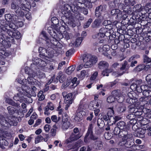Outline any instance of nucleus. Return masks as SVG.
<instances>
[{
	"label": "nucleus",
	"instance_id": "f257e3e1",
	"mask_svg": "<svg viewBox=\"0 0 151 151\" xmlns=\"http://www.w3.org/2000/svg\"><path fill=\"white\" fill-rule=\"evenodd\" d=\"M5 19L7 22L5 24H2L3 21L1 22V26L0 29V38L4 39L5 37L6 32L5 29H15L17 28L21 27L23 25V23L22 21L18 20V17L16 15L7 14L5 15Z\"/></svg>",
	"mask_w": 151,
	"mask_h": 151
},
{
	"label": "nucleus",
	"instance_id": "f03ea898",
	"mask_svg": "<svg viewBox=\"0 0 151 151\" xmlns=\"http://www.w3.org/2000/svg\"><path fill=\"white\" fill-rule=\"evenodd\" d=\"M17 81L22 85V88L18 87L17 88L19 93H17V95L14 96L13 98L14 100L22 103L25 101V98L24 97V96L28 97L30 96L29 93L26 91V88H28V86H26L27 84V81L26 79H24L22 81L19 79H17Z\"/></svg>",
	"mask_w": 151,
	"mask_h": 151
},
{
	"label": "nucleus",
	"instance_id": "7ed1b4c3",
	"mask_svg": "<svg viewBox=\"0 0 151 151\" xmlns=\"http://www.w3.org/2000/svg\"><path fill=\"white\" fill-rule=\"evenodd\" d=\"M5 29V31L6 32L5 34V37L4 38L2 39L1 42L4 44H6L7 45L10 44L11 45V42H13L14 41V38L19 39L21 37V35L19 32L16 31L15 29H11L9 28V29ZM10 46L9 47H10Z\"/></svg>",
	"mask_w": 151,
	"mask_h": 151
},
{
	"label": "nucleus",
	"instance_id": "20e7f679",
	"mask_svg": "<svg viewBox=\"0 0 151 151\" xmlns=\"http://www.w3.org/2000/svg\"><path fill=\"white\" fill-rule=\"evenodd\" d=\"M25 71L26 74H28L29 76L27 78V84L26 86H27L28 88H26V91L27 89H29L30 87V86H36L37 82L36 80L33 78L36 76V73L34 72L32 70L29 68L28 67H26L25 68Z\"/></svg>",
	"mask_w": 151,
	"mask_h": 151
},
{
	"label": "nucleus",
	"instance_id": "39448f33",
	"mask_svg": "<svg viewBox=\"0 0 151 151\" xmlns=\"http://www.w3.org/2000/svg\"><path fill=\"white\" fill-rule=\"evenodd\" d=\"M83 60L85 64L84 67L85 68H88L91 67L93 65L96 63L97 61V58L95 56L87 55H84Z\"/></svg>",
	"mask_w": 151,
	"mask_h": 151
},
{
	"label": "nucleus",
	"instance_id": "423d86ee",
	"mask_svg": "<svg viewBox=\"0 0 151 151\" xmlns=\"http://www.w3.org/2000/svg\"><path fill=\"white\" fill-rule=\"evenodd\" d=\"M11 8L14 10L16 14L19 16L23 17L24 15V12L27 8L23 4L20 5L16 3L12 2L11 5Z\"/></svg>",
	"mask_w": 151,
	"mask_h": 151
},
{
	"label": "nucleus",
	"instance_id": "0eeeda50",
	"mask_svg": "<svg viewBox=\"0 0 151 151\" xmlns=\"http://www.w3.org/2000/svg\"><path fill=\"white\" fill-rule=\"evenodd\" d=\"M113 134L117 135L120 138H122V140L130 138L132 134L129 133L127 129H120L118 127H115L113 132Z\"/></svg>",
	"mask_w": 151,
	"mask_h": 151
},
{
	"label": "nucleus",
	"instance_id": "6e6552de",
	"mask_svg": "<svg viewBox=\"0 0 151 151\" xmlns=\"http://www.w3.org/2000/svg\"><path fill=\"white\" fill-rule=\"evenodd\" d=\"M38 51L40 53V57L43 58H45L47 60L53 56L54 52L52 49L50 48L47 50L42 47H40L38 49Z\"/></svg>",
	"mask_w": 151,
	"mask_h": 151
},
{
	"label": "nucleus",
	"instance_id": "1a4fd4ad",
	"mask_svg": "<svg viewBox=\"0 0 151 151\" xmlns=\"http://www.w3.org/2000/svg\"><path fill=\"white\" fill-rule=\"evenodd\" d=\"M108 118H109L110 125L115 124L116 122L121 119V117L119 116H114V112L113 110L109 111L108 112Z\"/></svg>",
	"mask_w": 151,
	"mask_h": 151
},
{
	"label": "nucleus",
	"instance_id": "9d476101",
	"mask_svg": "<svg viewBox=\"0 0 151 151\" xmlns=\"http://www.w3.org/2000/svg\"><path fill=\"white\" fill-rule=\"evenodd\" d=\"M134 139L132 138V134L131 135V137L130 138L128 139H124L122 140L119 143V145L120 146L124 145L125 147H130L134 144Z\"/></svg>",
	"mask_w": 151,
	"mask_h": 151
},
{
	"label": "nucleus",
	"instance_id": "9b49d317",
	"mask_svg": "<svg viewBox=\"0 0 151 151\" xmlns=\"http://www.w3.org/2000/svg\"><path fill=\"white\" fill-rule=\"evenodd\" d=\"M63 98L65 99V103L71 104L73 101V95L71 93H67L66 92H63L62 93Z\"/></svg>",
	"mask_w": 151,
	"mask_h": 151
},
{
	"label": "nucleus",
	"instance_id": "f8f14e48",
	"mask_svg": "<svg viewBox=\"0 0 151 151\" xmlns=\"http://www.w3.org/2000/svg\"><path fill=\"white\" fill-rule=\"evenodd\" d=\"M71 7L72 6H70L68 4L65 5L62 13L64 15V17H65L66 18L68 19L70 18L71 16L70 10L72 9Z\"/></svg>",
	"mask_w": 151,
	"mask_h": 151
},
{
	"label": "nucleus",
	"instance_id": "ddd939ff",
	"mask_svg": "<svg viewBox=\"0 0 151 151\" xmlns=\"http://www.w3.org/2000/svg\"><path fill=\"white\" fill-rule=\"evenodd\" d=\"M79 109H80V111L78 112L76 114V115L73 118V120L76 123H77L80 121L81 119L83 116L82 115V113H84V111H82L83 108L82 107V106L80 104L79 106Z\"/></svg>",
	"mask_w": 151,
	"mask_h": 151
},
{
	"label": "nucleus",
	"instance_id": "4468645a",
	"mask_svg": "<svg viewBox=\"0 0 151 151\" xmlns=\"http://www.w3.org/2000/svg\"><path fill=\"white\" fill-rule=\"evenodd\" d=\"M70 122L68 121L67 118H65L63 116L62 118V123L61 128L63 130H67L70 127Z\"/></svg>",
	"mask_w": 151,
	"mask_h": 151
},
{
	"label": "nucleus",
	"instance_id": "2eb2a0df",
	"mask_svg": "<svg viewBox=\"0 0 151 151\" xmlns=\"http://www.w3.org/2000/svg\"><path fill=\"white\" fill-rule=\"evenodd\" d=\"M127 95L128 97L126 99L127 102L131 105L134 104L135 105H137L136 103L138 101V99L135 97H133L131 93H128Z\"/></svg>",
	"mask_w": 151,
	"mask_h": 151
},
{
	"label": "nucleus",
	"instance_id": "dca6fc26",
	"mask_svg": "<svg viewBox=\"0 0 151 151\" xmlns=\"http://www.w3.org/2000/svg\"><path fill=\"white\" fill-rule=\"evenodd\" d=\"M93 132L86 133L84 138V142L86 143H88L90 141V139L95 140L97 139L98 137L94 136Z\"/></svg>",
	"mask_w": 151,
	"mask_h": 151
},
{
	"label": "nucleus",
	"instance_id": "f3484780",
	"mask_svg": "<svg viewBox=\"0 0 151 151\" xmlns=\"http://www.w3.org/2000/svg\"><path fill=\"white\" fill-rule=\"evenodd\" d=\"M81 136V135L80 133L77 134L72 133L69 138L66 140L65 142L67 144L69 143L72 141H74L78 139Z\"/></svg>",
	"mask_w": 151,
	"mask_h": 151
},
{
	"label": "nucleus",
	"instance_id": "a211bd4d",
	"mask_svg": "<svg viewBox=\"0 0 151 151\" xmlns=\"http://www.w3.org/2000/svg\"><path fill=\"white\" fill-rule=\"evenodd\" d=\"M149 101V99L147 97L143 96L141 97L139 99V101H137L136 103L137 106H139L140 107L147 104Z\"/></svg>",
	"mask_w": 151,
	"mask_h": 151
},
{
	"label": "nucleus",
	"instance_id": "6ab92c4d",
	"mask_svg": "<svg viewBox=\"0 0 151 151\" xmlns=\"http://www.w3.org/2000/svg\"><path fill=\"white\" fill-rule=\"evenodd\" d=\"M34 65H36L41 67H44L47 65V63L46 61L41 60L40 58H37L33 63L31 64V67H32Z\"/></svg>",
	"mask_w": 151,
	"mask_h": 151
},
{
	"label": "nucleus",
	"instance_id": "aec40b11",
	"mask_svg": "<svg viewBox=\"0 0 151 151\" xmlns=\"http://www.w3.org/2000/svg\"><path fill=\"white\" fill-rule=\"evenodd\" d=\"M132 13V12L131 10V8L129 7L128 9L127 8V10H124L122 13V18L123 20H126L127 21V20L128 19V14Z\"/></svg>",
	"mask_w": 151,
	"mask_h": 151
},
{
	"label": "nucleus",
	"instance_id": "412c9836",
	"mask_svg": "<svg viewBox=\"0 0 151 151\" xmlns=\"http://www.w3.org/2000/svg\"><path fill=\"white\" fill-rule=\"evenodd\" d=\"M151 4V3H147L146 5L145 8L142 7L139 11V13H140L141 14L144 15L147 12L148 13H150L151 12V9L147 7L148 6L150 5Z\"/></svg>",
	"mask_w": 151,
	"mask_h": 151
},
{
	"label": "nucleus",
	"instance_id": "4be33fe9",
	"mask_svg": "<svg viewBox=\"0 0 151 151\" xmlns=\"http://www.w3.org/2000/svg\"><path fill=\"white\" fill-rule=\"evenodd\" d=\"M104 11V9L103 8V6H100L96 8L95 12V16L97 17H99L103 14Z\"/></svg>",
	"mask_w": 151,
	"mask_h": 151
},
{
	"label": "nucleus",
	"instance_id": "5701e85b",
	"mask_svg": "<svg viewBox=\"0 0 151 151\" xmlns=\"http://www.w3.org/2000/svg\"><path fill=\"white\" fill-rule=\"evenodd\" d=\"M111 94L113 96L116 98H117V99H116V100L118 102H122L123 101V97H121L122 99V100L121 101L119 100L120 99H118L120 97V96L121 95V93L119 90H114L112 92Z\"/></svg>",
	"mask_w": 151,
	"mask_h": 151
},
{
	"label": "nucleus",
	"instance_id": "b1692460",
	"mask_svg": "<svg viewBox=\"0 0 151 151\" xmlns=\"http://www.w3.org/2000/svg\"><path fill=\"white\" fill-rule=\"evenodd\" d=\"M8 45H7L6 44H4L2 42H0V58L1 57L2 55L5 54V48L9 47L10 46V44Z\"/></svg>",
	"mask_w": 151,
	"mask_h": 151
},
{
	"label": "nucleus",
	"instance_id": "393cba45",
	"mask_svg": "<svg viewBox=\"0 0 151 151\" xmlns=\"http://www.w3.org/2000/svg\"><path fill=\"white\" fill-rule=\"evenodd\" d=\"M109 66L108 63L105 61H101L98 64V68L101 69L107 68Z\"/></svg>",
	"mask_w": 151,
	"mask_h": 151
},
{
	"label": "nucleus",
	"instance_id": "a878e982",
	"mask_svg": "<svg viewBox=\"0 0 151 151\" xmlns=\"http://www.w3.org/2000/svg\"><path fill=\"white\" fill-rule=\"evenodd\" d=\"M83 39L82 37H79L77 38L76 41V42H72L69 45L70 47H73L75 46L76 47L78 46L81 43Z\"/></svg>",
	"mask_w": 151,
	"mask_h": 151
},
{
	"label": "nucleus",
	"instance_id": "bb28decb",
	"mask_svg": "<svg viewBox=\"0 0 151 151\" xmlns=\"http://www.w3.org/2000/svg\"><path fill=\"white\" fill-rule=\"evenodd\" d=\"M59 34L60 36H61V37L59 38L60 39L63 37L67 40H69L71 39L73 36V35L71 33H69L66 31H64L63 34L60 33Z\"/></svg>",
	"mask_w": 151,
	"mask_h": 151
},
{
	"label": "nucleus",
	"instance_id": "cd10ccee",
	"mask_svg": "<svg viewBox=\"0 0 151 151\" xmlns=\"http://www.w3.org/2000/svg\"><path fill=\"white\" fill-rule=\"evenodd\" d=\"M138 107L140 108V106H139L135 105L134 104L129 105L128 107L129 112L130 113H134L136 109H137Z\"/></svg>",
	"mask_w": 151,
	"mask_h": 151
},
{
	"label": "nucleus",
	"instance_id": "c85d7f7f",
	"mask_svg": "<svg viewBox=\"0 0 151 151\" xmlns=\"http://www.w3.org/2000/svg\"><path fill=\"white\" fill-rule=\"evenodd\" d=\"M75 4H76L73 3V4L72 6V9H71L72 11L75 14L80 12L81 7L79 6H76Z\"/></svg>",
	"mask_w": 151,
	"mask_h": 151
},
{
	"label": "nucleus",
	"instance_id": "c756f323",
	"mask_svg": "<svg viewBox=\"0 0 151 151\" xmlns=\"http://www.w3.org/2000/svg\"><path fill=\"white\" fill-rule=\"evenodd\" d=\"M117 127H118L120 129H126V123L123 121H120L118 122L117 124Z\"/></svg>",
	"mask_w": 151,
	"mask_h": 151
},
{
	"label": "nucleus",
	"instance_id": "7c9ffc66",
	"mask_svg": "<svg viewBox=\"0 0 151 151\" xmlns=\"http://www.w3.org/2000/svg\"><path fill=\"white\" fill-rule=\"evenodd\" d=\"M89 75L90 74L88 73V70H83L81 71L79 77L82 79H83L85 78V76L86 77H88Z\"/></svg>",
	"mask_w": 151,
	"mask_h": 151
},
{
	"label": "nucleus",
	"instance_id": "2f4dec72",
	"mask_svg": "<svg viewBox=\"0 0 151 151\" xmlns=\"http://www.w3.org/2000/svg\"><path fill=\"white\" fill-rule=\"evenodd\" d=\"M56 44L55 43H53L54 45V50L56 52L59 51H60V50L62 48V45L58 41H56Z\"/></svg>",
	"mask_w": 151,
	"mask_h": 151
},
{
	"label": "nucleus",
	"instance_id": "473e14b6",
	"mask_svg": "<svg viewBox=\"0 0 151 151\" xmlns=\"http://www.w3.org/2000/svg\"><path fill=\"white\" fill-rule=\"evenodd\" d=\"M145 131L144 128L140 129L138 131V136L140 138H143L145 136Z\"/></svg>",
	"mask_w": 151,
	"mask_h": 151
},
{
	"label": "nucleus",
	"instance_id": "72a5a7b5",
	"mask_svg": "<svg viewBox=\"0 0 151 151\" xmlns=\"http://www.w3.org/2000/svg\"><path fill=\"white\" fill-rule=\"evenodd\" d=\"M65 76L64 75H62L61 73H59L58 76L56 77L57 80H59L60 83H63L65 79Z\"/></svg>",
	"mask_w": 151,
	"mask_h": 151
},
{
	"label": "nucleus",
	"instance_id": "f704fd0d",
	"mask_svg": "<svg viewBox=\"0 0 151 151\" xmlns=\"http://www.w3.org/2000/svg\"><path fill=\"white\" fill-rule=\"evenodd\" d=\"M101 22V20L100 19H96L92 24V27L94 28L99 27Z\"/></svg>",
	"mask_w": 151,
	"mask_h": 151
},
{
	"label": "nucleus",
	"instance_id": "c9c22d12",
	"mask_svg": "<svg viewBox=\"0 0 151 151\" xmlns=\"http://www.w3.org/2000/svg\"><path fill=\"white\" fill-rule=\"evenodd\" d=\"M75 69V65H72L69 67L66 70V73L68 75H70L74 71Z\"/></svg>",
	"mask_w": 151,
	"mask_h": 151
},
{
	"label": "nucleus",
	"instance_id": "e433bc0d",
	"mask_svg": "<svg viewBox=\"0 0 151 151\" xmlns=\"http://www.w3.org/2000/svg\"><path fill=\"white\" fill-rule=\"evenodd\" d=\"M97 124L99 128H102L104 127V123L102 118L99 119H98Z\"/></svg>",
	"mask_w": 151,
	"mask_h": 151
},
{
	"label": "nucleus",
	"instance_id": "4c0bfd02",
	"mask_svg": "<svg viewBox=\"0 0 151 151\" xmlns=\"http://www.w3.org/2000/svg\"><path fill=\"white\" fill-rule=\"evenodd\" d=\"M101 101V100H97L96 101H91V104L92 105V106L93 107H94L95 106H95L96 107H99Z\"/></svg>",
	"mask_w": 151,
	"mask_h": 151
},
{
	"label": "nucleus",
	"instance_id": "58836bf2",
	"mask_svg": "<svg viewBox=\"0 0 151 151\" xmlns=\"http://www.w3.org/2000/svg\"><path fill=\"white\" fill-rule=\"evenodd\" d=\"M148 88V86L146 85H142L140 87L139 86V89H137V92L141 93L143 91H145L147 90Z\"/></svg>",
	"mask_w": 151,
	"mask_h": 151
},
{
	"label": "nucleus",
	"instance_id": "ea45409f",
	"mask_svg": "<svg viewBox=\"0 0 151 151\" xmlns=\"http://www.w3.org/2000/svg\"><path fill=\"white\" fill-rule=\"evenodd\" d=\"M129 66L127 65V61H124L123 64H122V67L120 68V70H125L128 69Z\"/></svg>",
	"mask_w": 151,
	"mask_h": 151
},
{
	"label": "nucleus",
	"instance_id": "a19ab883",
	"mask_svg": "<svg viewBox=\"0 0 151 151\" xmlns=\"http://www.w3.org/2000/svg\"><path fill=\"white\" fill-rule=\"evenodd\" d=\"M95 145L96 146V149L98 150L101 149L103 146L102 142L100 141H96L95 143Z\"/></svg>",
	"mask_w": 151,
	"mask_h": 151
},
{
	"label": "nucleus",
	"instance_id": "79ce46f5",
	"mask_svg": "<svg viewBox=\"0 0 151 151\" xmlns=\"http://www.w3.org/2000/svg\"><path fill=\"white\" fill-rule=\"evenodd\" d=\"M127 118L130 120V123H132L133 122H132V121H134V119L135 118V116L134 114L130 113L129 114L127 117Z\"/></svg>",
	"mask_w": 151,
	"mask_h": 151
},
{
	"label": "nucleus",
	"instance_id": "37998d69",
	"mask_svg": "<svg viewBox=\"0 0 151 151\" xmlns=\"http://www.w3.org/2000/svg\"><path fill=\"white\" fill-rule=\"evenodd\" d=\"M116 99H117V98H116L113 96H111L108 97L107 99V101L109 103H111L114 102Z\"/></svg>",
	"mask_w": 151,
	"mask_h": 151
},
{
	"label": "nucleus",
	"instance_id": "c03bdc74",
	"mask_svg": "<svg viewBox=\"0 0 151 151\" xmlns=\"http://www.w3.org/2000/svg\"><path fill=\"white\" fill-rule=\"evenodd\" d=\"M143 94L145 97H149L151 96V91L147 90L143 91Z\"/></svg>",
	"mask_w": 151,
	"mask_h": 151
},
{
	"label": "nucleus",
	"instance_id": "a18cd8bd",
	"mask_svg": "<svg viewBox=\"0 0 151 151\" xmlns=\"http://www.w3.org/2000/svg\"><path fill=\"white\" fill-rule=\"evenodd\" d=\"M142 7L141 4H137L133 7L134 11L138 12L139 13V11Z\"/></svg>",
	"mask_w": 151,
	"mask_h": 151
},
{
	"label": "nucleus",
	"instance_id": "49530a36",
	"mask_svg": "<svg viewBox=\"0 0 151 151\" xmlns=\"http://www.w3.org/2000/svg\"><path fill=\"white\" fill-rule=\"evenodd\" d=\"M7 109L9 113L11 114H13L15 113L16 110L13 107L10 106L7 107Z\"/></svg>",
	"mask_w": 151,
	"mask_h": 151
},
{
	"label": "nucleus",
	"instance_id": "de8ad7c7",
	"mask_svg": "<svg viewBox=\"0 0 151 151\" xmlns=\"http://www.w3.org/2000/svg\"><path fill=\"white\" fill-rule=\"evenodd\" d=\"M43 139V137L42 136L40 135L37 136L35 138V143L37 144L41 142V141Z\"/></svg>",
	"mask_w": 151,
	"mask_h": 151
},
{
	"label": "nucleus",
	"instance_id": "09e8293b",
	"mask_svg": "<svg viewBox=\"0 0 151 151\" xmlns=\"http://www.w3.org/2000/svg\"><path fill=\"white\" fill-rule=\"evenodd\" d=\"M145 67V65H140L137 66L135 68V70L137 71H140L143 70Z\"/></svg>",
	"mask_w": 151,
	"mask_h": 151
},
{
	"label": "nucleus",
	"instance_id": "8fccbe9b",
	"mask_svg": "<svg viewBox=\"0 0 151 151\" xmlns=\"http://www.w3.org/2000/svg\"><path fill=\"white\" fill-rule=\"evenodd\" d=\"M146 80L149 86L151 87V74L147 75L146 77Z\"/></svg>",
	"mask_w": 151,
	"mask_h": 151
},
{
	"label": "nucleus",
	"instance_id": "3c124183",
	"mask_svg": "<svg viewBox=\"0 0 151 151\" xmlns=\"http://www.w3.org/2000/svg\"><path fill=\"white\" fill-rule=\"evenodd\" d=\"M47 107L48 109L51 110H53L54 108L53 105L51 102H48L47 105L46 106L45 108H47Z\"/></svg>",
	"mask_w": 151,
	"mask_h": 151
},
{
	"label": "nucleus",
	"instance_id": "603ef678",
	"mask_svg": "<svg viewBox=\"0 0 151 151\" xmlns=\"http://www.w3.org/2000/svg\"><path fill=\"white\" fill-rule=\"evenodd\" d=\"M77 78L76 77H74L72 80L71 83L73 84L72 85V86L74 87H76L78 84L79 83L78 81H77Z\"/></svg>",
	"mask_w": 151,
	"mask_h": 151
},
{
	"label": "nucleus",
	"instance_id": "864d4df0",
	"mask_svg": "<svg viewBox=\"0 0 151 151\" xmlns=\"http://www.w3.org/2000/svg\"><path fill=\"white\" fill-rule=\"evenodd\" d=\"M139 86H138L137 83H133L130 86V88L132 90H136L137 91V89H139Z\"/></svg>",
	"mask_w": 151,
	"mask_h": 151
},
{
	"label": "nucleus",
	"instance_id": "5fc2aeb1",
	"mask_svg": "<svg viewBox=\"0 0 151 151\" xmlns=\"http://www.w3.org/2000/svg\"><path fill=\"white\" fill-rule=\"evenodd\" d=\"M42 91H40L38 94V96L39 97V101H42L45 98V96L42 93Z\"/></svg>",
	"mask_w": 151,
	"mask_h": 151
},
{
	"label": "nucleus",
	"instance_id": "6e6d98bb",
	"mask_svg": "<svg viewBox=\"0 0 151 151\" xmlns=\"http://www.w3.org/2000/svg\"><path fill=\"white\" fill-rule=\"evenodd\" d=\"M135 116H139L142 114V110L141 109H138V108L136 109V111L134 113Z\"/></svg>",
	"mask_w": 151,
	"mask_h": 151
},
{
	"label": "nucleus",
	"instance_id": "4d7b16f0",
	"mask_svg": "<svg viewBox=\"0 0 151 151\" xmlns=\"http://www.w3.org/2000/svg\"><path fill=\"white\" fill-rule=\"evenodd\" d=\"M114 26L111 23L110 24H109L105 27V28L107 30L109 31V33H111V29L113 28Z\"/></svg>",
	"mask_w": 151,
	"mask_h": 151
},
{
	"label": "nucleus",
	"instance_id": "13d9d810",
	"mask_svg": "<svg viewBox=\"0 0 151 151\" xmlns=\"http://www.w3.org/2000/svg\"><path fill=\"white\" fill-rule=\"evenodd\" d=\"M122 12L119 10V12H118L116 15L115 16L116 17L115 18L117 19H121L122 16Z\"/></svg>",
	"mask_w": 151,
	"mask_h": 151
},
{
	"label": "nucleus",
	"instance_id": "bf43d9fd",
	"mask_svg": "<svg viewBox=\"0 0 151 151\" xmlns=\"http://www.w3.org/2000/svg\"><path fill=\"white\" fill-rule=\"evenodd\" d=\"M111 71L110 70L107 69V68L105 69V70L103 71L102 74L103 76H109V73Z\"/></svg>",
	"mask_w": 151,
	"mask_h": 151
},
{
	"label": "nucleus",
	"instance_id": "052dcab7",
	"mask_svg": "<svg viewBox=\"0 0 151 151\" xmlns=\"http://www.w3.org/2000/svg\"><path fill=\"white\" fill-rule=\"evenodd\" d=\"M48 32L53 37H55V35H53V34H52V32H53L54 34L56 35V36H57V35L58 34H56L55 32L53 30L52 28L51 27H49L48 28Z\"/></svg>",
	"mask_w": 151,
	"mask_h": 151
},
{
	"label": "nucleus",
	"instance_id": "680f3d73",
	"mask_svg": "<svg viewBox=\"0 0 151 151\" xmlns=\"http://www.w3.org/2000/svg\"><path fill=\"white\" fill-rule=\"evenodd\" d=\"M92 19H89L88 21L84 24V27L85 28L88 27L92 22Z\"/></svg>",
	"mask_w": 151,
	"mask_h": 151
},
{
	"label": "nucleus",
	"instance_id": "e2e57ef3",
	"mask_svg": "<svg viewBox=\"0 0 151 151\" xmlns=\"http://www.w3.org/2000/svg\"><path fill=\"white\" fill-rule=\"evenodd\" d=\"M93 124L92 123L90 124L88 127V131L86 133L93 132Z\"/></svg>",
	"mask_w": 151,
	"mask_h": 151
},
{
	"label": "nucleus",
	"instance_id": "0e129e2a",
	"mask_svg": "<svg viewBox=\"0 0 151 151\" xmlns=\"http://www.w3.org/2000/svg\"><path fill=\"white\" fill-rule=\"evenodd\" d=\"M52 22L54 24H57L58 23V20L56 17H53L51 18Z\"/></svg>",
	"mask_w": 151,
	"mask_h": 151
},
{
	"label": "nucleus",
	"instance_id": "69168bd1",
	"mask_svg": "<svg viewBox=\"0 0 151 151\" xmlns=\"http://www.w3.org/2000/svg\"><path fill=\"white\" fill-rule=\"evenodd\" d=\"M117 4H118V8L119 9H127V8H127V6H125L124 5V4H123V3H119V4L118 3H117Z\"/></svg>",
	"mask_w": 151,
	"mask_h": 151
},
{
	"label": "nucleus",
	"instance_id": "338daca9",
	"mask_svg": "<svg viewBox=\"0 0 151 151\" xmlns=\"http://www.w3.org/2000/svg\"><path fill=\"white\" fill-rule=\"evenodd\" d=\"M134 19L133 17H132L130 18L129 20V19L127 20V23L125 24V25H126V24H131L134 23Z\"/></svg>",
	"mask_w": 151,
	"mask_h": 151
},
{
	"label": "nucleus",
	"instance_id": "774afa93",
	"mask_svg": "<svg viewBox=\"0 0 151 151\" xmlns=\"http://www.w3.org/2000/svg\"><path fill=\"white\" fill-rule=\"evenodd\" d=\"M119 9H112L111 12V14L112 15L115 16L116 15V13L118 12H119Z\"/></svg>",
	"mask_w": 151,
	"mask_h": 151
}]
</instances>
